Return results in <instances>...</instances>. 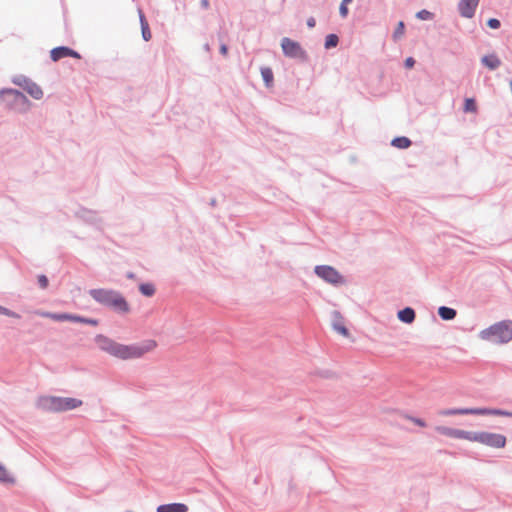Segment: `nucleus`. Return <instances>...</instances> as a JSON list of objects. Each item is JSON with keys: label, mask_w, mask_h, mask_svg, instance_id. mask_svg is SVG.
<instances>
[{"label": "nucleus", "mask_w": 512, "mask_h": 512, "mask_svg": "<svg viewBox=\"0 0 512 512\" xmlns=\"http://www.w3.org/2000/svg\"><path fill=\"white\" fill-rule=\"evenodd\" d=\"M75 216L79 219H82L86 223L93 224L97 220V213L96 211L80 207L76 212Z\"/></svg>", "instance_id": "nucleus-15"}, {"label": "nucleus", "mask_w": 512, "mask_h": 512, "mask_svg": "<svg viewBox=\"0 0 512 512\" xmlns=\"http://www.w3.org/2000/svg\"><path fill=\"white\" fill-rule=\"evenodd\" d=\"M200 6H201L202 9L207 10L210 7L209 0H201L200 1Z\"/></svg>", "instance_id": "nucleus-41"}, {"label": "nucleus", "mask_w": 512, "mask_h": 512, "mask_svg": "<svg viewBox=\"0 0 512 512\" xmlns=\"http://www.w3.org/2000/svg\"><path fill=\"white\" fill-rule=\"evenodd\" d=\"M486 25L491 29H499L501 26V22L497 18H489L486 22Z\"/></svg>", "instance_id": "nucleus-33"}, {"label": "nucleus", "mask_w": 512, "mask_h": 512, "mask_svg": "<svg viewBox=\"0 0 512 512\" xmlns=\"http://www.w3.org/2000/svg\"><path fill=\"white\" fill-rule=\"evenodd\" d=\"M308 28H314L316 26V20L314 17H309L306 21Z\"/></svg>", "instance_id": "nucleus-38"}, {"label": "nucleus", "mask_w": 512, "mask_h": 512, "mask_svg": "<svg viewBox=\"0 0 512 512\" xmlns=\"http://www.w3.org/2000/svg\"><path fill=\"white\" fill-rule=\"evenodd\" d=\"M472 442H478L488 447L499 449L506 446L507 438L499 433L473 431Z\"/></svg>", "instance_id": "nucleus-6"}, {"label": "nucleus", "mask_w": 512, "mask_h": 512, "mask_svg": "<svg viewBox=\"0 0 512 512\" xmlns=\"http://www.w3.org/2000/svg\"><path fill=\"white\" fill-rule=\"evenodd\" d=\"M397 317L402 323L411 324L415 320L416 313L412 307L407 306L397 312Z\"/></svg>", "instance_id": "nucleus-17"}, {"label": "nucleus", "mask_w": 512, "mask_h": 512, "mask_svg": "<svg viewBox=\"0 0 512 512\" xmlns=\"http://www.w3.org/2000/svg\"><path fill=\"white\" fill-rule=\"evenodd\" d=\"M66 57L80 59L81 55L78 51L68 46H57L50 50V58L53 62H57Z\"/></svg>", "instance_id": "nucleus-12"}, {"label": "nucleus", "mask_w": 512, "mask_h": 512, "mask_svg": "<svg viewBox=\"0 0 512 512\" xmlns=\"http://www.w3.org/2000/svg\"><path fill=\"white\" fill-rule=\"evenodd\" d=\"M415 63H416V60L413 57L409 56L404 61V67L406 69H412L414 67Z\"/></svg>", "instance_id": "nucleus-35"}, {"label": "nucleus", "mask_w": 512, "mask_h": 512, "mask_svg": "<svg viewBox=\"0 0 512 512\" xmlns=\"http://www.w3.org/2000/svg\"><path fill=\"white\" fill-rule=\"evenodd\" d=\"M0 483L4 485L15 484V478L2 463H0Z\"/></svg>", "instance_id": "nucleus-24"}, {"label": "nucleus", "mask_w": 512, "mask_h": 512, "mask_svg": "<svg viewBox=\"0 0 512 512\" xmlns=\"http://www.w3.org/2000/svg\"><path fill=\"white\" fill-rule=\"evenodd\" d=\"M339 43V36L335 33H330L326 35L324 40V48L326 50L335 48Z\"/></svg>", "instance_id": "nucleus-26"}, {"label": "nucleus", "mask_w": 512, "mask_h": 512, "mask_svg": "<svg viewBox=\"0 0 512 512\" xmlns=\"http://www.w3.org/2000/svg\"><path fill=\"white\" fill-rule=\"evenodd\" d=\"M463 111L474 113L477 111V104L474 98H465L463 104Z\"/></svg>", "instance_id": "nucleus-28"}, {"label": "nucleus", "mask_w": 512, "mask_h": 512, "mask_svg": "<svg viewBox=\"0 0 512 512\" xmlns=\"http://www.w3.org/2000/svg\"><path fill=\"white\" fill-rule=\"evenodd\" d=\"M260 72H261V76H262L264 85L267 88L272 87L273 83H274V74H273L272 69L268 66H263V67H261Z\"/></svg>", "instance_id": "nucleus-22"}, {"label": "nucleus", "mask_w": 512, "mask_h": 512, "mask_svg": "<svg viewBox=\"0 0 512 512\" xmlns=\"http://www.w3.org/2000/svg\"><path fill=\"white\" fill-rule=\"evenodd\" d=\"M482 340L493 344H506L512 340V320H502L480 331Z\"/></svg>", "instance_id": "nucleus-4"}, {"label": "nucleus", "mask_w": 512, "mask_h": 512, "mask_svg": "<svg viewBox=\"0 0 512 512\" xmlns=\"http://www.w3.org/2000/svg\"><path fill=\"white\" fill-rule=\"evenodd\" d=\"M416 18L423 21L432 20L434 18V14L429 10L422 9L416 13Z\"/></svg>", "instance_id": "nucleus-29"}, {"label": "nucleus", "mask_w": 512, "mask_h": 512, "mask_svg": "<svg viewBox=\"0 0 512 512\" xmlns=\"http://www.w3.org/2000/svg\"><path fill=\"white\" fill-rule=\"evenodd\" d=\"M157 512H187L188 506L184 503L161 504L156 509Z\"/></svg>", "instance_id": "nucleus-18"}, {"label": "nucleus", "mask_w": 512, "mask_h": 512, "mask_svg": "<svg viewBox=\"0 0 512 512\" xmlns=\"http://www.w3.org/2000/svg\"><path fill=\"white\" fill-rule=\"evenodd\" d=\"M480 0H460L458 2V12L464 18H472L475 15L476 8Z\"/></svg>", "instance_id": "nucleus-13"}, {"label": "nucleus", "mask_w": 512, "mask_h": 512, "mask_svg": "<svg viewBox=\"0 0 512 512\" xmlns=\"http://www.w3.org/2000/svg\"><path fill=\"white\" fill-rule=\"evenodd\" d=\"M91 298L100 305L111 309L117 314L125 315L131 311L126 298L117 290L106 288H94L89 290Z\"/></svg>", "instance_id": "nucleus-2"}, {"label": "nucleus", "mask_w": 512, "mask_h": 512, "mask_svg": "<svg viewBox=\"0 0 512 512\" xmlns=\"http://www.w3.org/2000/svg\"><path fill=\"white\" fill-rule=\"evenodd\" d=\"M126 277H127L128 279H134V278H135V274H134L133 272H128V273L126 274Z\"/></svg>", "instance_id": "nucleus-42"}, {"label": "nucleus", "mask_w": 512, "mask_h": 512, "mask_svg": "<svg viewBox=\"0 0 512 512\" xmlns=\"http://www.w3.org/2000/svg\"><path fill=\"white\" fill-rule=\"evenodd\" d=\"M0 315H5L8 317H12V318H20L21 317L20 314L16 313L13 310H10L4 306H1V305H0Z\"/></svg>", "instance_id": "nucleus-31"}, {"label": "nucleus", "mask_w": 512, "mask_h": 512, "mask_svg": "<svg viewBox=\"0 0 512 512\" xmlns=\"http://www.w3.org/2000/svg\"><path fill=\"white\" fill-rule=\"evenodd\" d=\"M314 273L328 284L339 286L346 283L345 277L333 266L330 265H316Z\"/></svg>", "instance_id": "nucleus-8"}, {"label": "nucleus", "mask_w": 512, "mask_h": 512, "mask_svg": "<svg viewBox=\"0 0 512 512\" xmlns=\"http://www.w3.org/2000/svg\"><path fill=\"white\" fill-rule=\"evenodd\" d=\"M138 288L139 292L145 297H152L156 292L154 284L150 282L141 283Z\"/></svg>", "instance_id": "nucleus-25"}, {"label": "nucleus", "mask_w": 512, "mask_h": 512, "mask_svg": "<svg viewBox=\"0 0 512 512\" xmlns=\"http://www.w3.org/2000/svg\"><path fill=\"white\" fill-rule=\"evenodd\" d=\"M481 64L489 70H496L501 65V60L495 53L484 55L481 58Z\"/></svg>", "instance_id": "nucleus-16"}, {"label": "nucleus", "mask_w": 512, "mask_h": 512, "mask_svg": "<svg viewBox=\"0 0 512 512\" xmlns=\"http://www.w3.org/2000/svg\"><path fill=\"white\" fill-rule=\"evenodd\" d=\"M334 315H335V318H337L338 320H334L333 321V329L335 331H337L340 335L342 336H345L347 337L349 335V330L348 328L343 324L342 322V316L340 314V312L338 311H335L334 312Z\"/></svg>", "instance_id": "nucleus-20"}, {"label": "nucleus", "mask_w": 512, "mask_h": 512, "mask_svg": "<svg viewBox=\"0 0 512 512\" xmlns=\"http://www.w3.org/2000/svg\"><path fill=\"white\" fill-rule=\"evenodd\" d=\"M83 404L82 400L72 397L39 396L35 406L44 412H65L76 409Z\"/></svg>", "instance_id": "nucleus-3"}, {"label": "nucleus", "mask_w": 512, "mask_h": 512, "mask_svg": "<svg viewBox=\"0 0 512 512\" xmlns=\"http://www.w3.org/2000/svg\"><path fill=\"white\" fill-rule=\"evenodd\" d=\"M37 281H38V285L41 289H46L49 285V279L44 274L38 275Z\"/></svg>", "instance_id": "nucleus-32"}, {"label": "nucleus", "mask_w": 512, "mask_h": 512, "mask_svg": "<svg viewBox=\"0 0 512 512\" xmlns=\"http://www.w3.org/2000/svg\"><path fill=\"white\" fill-rule=\"evenodd\" d=\"M405 33V23L403 21H399L393 34H392V39L393 41H398L402 38V36L404 35Z\"/></svg>", "instance_id": "nucleus-27"}, {"label": "nucleus", "mask_w": 512, "mask_h": 512, "mask_svg": "<svg viewBox=\"0 0 512 512\" xmlns=\"http://www.w3.org/2000/svg\"><path fill=\"white\" fill-rule=\"evenodd\" d=\"M209 204H210L211 206H213V207H214V206H216V204H217L216 199H214V198H213V199H211Z\"/></svg>", "instance_id": "nucleus-43"}, {"label": "nucleus", "mask_w": 512, "mask_h": 512, "mask_svg": "<svg viewBox=\"0 0 512 512\" xmlns=\"http://www.w3.org/2000/svg\"><path fill=\"white\" fill-rule=\"evenodd\" d=\"M475 415H494L512 418V412L500 408L476 407Z\"/></svg>", "instance_id": "nucleus-14"}, {"label": "nucleus", "mask_w": 512, "mask_h": 512, "mask_svg": "<svg viewBox=\"0 0 512 512\" xmlns=\"http://www.w3.org/2000/svg\"><path fill=\"white\" fill-rule=\"evenodd\" d=\"M51 319L55 321H70L75 323H81L91 326H97L99 324V320L95 318H89L78 314L72 313H49L47 314Z\"/></svg>", "instance_id": "nucleus-10"}, {"label": "nucleus", "mask_w": 512, "mask_h": 512, "mask_svg": "<svg viewBox=\"0 0 512 512\" xmlns=\"http://www.w3.org/2000/svg\"><path fill=\"white\" fill-rule=\"evenodd\" d=\"M409 419L415 423L416 425L420 426V427H425L426 426V422L425 420H423L422 418H416V417H409Z\"/></svg>", "instance_id": "nucleus-36"}, {"label": "nucleus", "mask_w": 512, "mask_h": 512, "mask_svg": "<svg viewBox=\"0 0 512 512\" xmlns=\"http://www.w3.org/2000/svg\"><path fill=\"white\" fill-rule=\"evenodd\" d=\"M437 312L439 317L444 321H451L455 319L457 315L456 309L448 306H440Z\"/></svg>", "instance_id": "nucleus-21"}, {"label": "nucleus", "mask_w": 512, "mask_h": 512, "mask_svg": "<svg viewBox=\"0 0 512 512\" xmlns=\"http://www.w3.org/2000/svg\"><path fill=\"white\" fill-rule=\"evenodd\" d=\"M281 48L283 54L288 58L296 59L301 62H307L309 60L307 51L295 40L283 37L281 39Z\"/></svg>", "instance_id": "nucleus-7"}, {"label": "nucleus", "mask_w": 512, "mask_h": 512, "mask_svg": "<svg viewBox=\"0 0 512 512\" xmlns=\"http://www.w3.org/2000/svg\"><path fill=\"white\" fill-rule=\"evenodd\" d=\"M352 1H353V0H342V2H341V3L350 4V3H352Z\"/></svg>", "instance_id": "nucleus-44"}, {"label": "nucleus", "mask_w": 512, "mask_h": 512, "mask_svg": "<svg viewBox=\"0 0 512 512\" xmlns=\"http://www.w3.org/2000/svg\"><path fill=\"white\" fill-rule=\"evenodd\" d=\"M0 102L8 110L25 113L29 110L31 102L26 95L13 88H2L0 90Z\"/></svg>", "instance_id": "nucleus-5"}, {"label": "nucleus", "mask_w": 512, "mask_h": 512, "mask_svg": "<svg viewBox=\"0 0 512 512\" xmlns=\"http://www.w3.org/2000/svg\"><path fill=\"white\" fill-rule=\"evenodd\" d=\"M391 145L398 149H408L412 145V141L406 136H396L392 139Z\"/></svg>", "instance_id": "nucleus-23"}, {"label": "nucleus", "mask_w": 512, "mask_h": 512, "mask_svg": "<svg viewBox=\"0 0 512 512\" xmlns=\"http://www.w3.org/2000/svg\"><path fill=\"white\" fill-rule=\"evenodd\" d=\"M442 416L475 415V408H448L439 412Z\"/></svg>", "instance_id": "nucleus-19"}, {"label": "nucleus", "mask_w": 512, "mask_h": 512, "mask_svg": "<svg viewBox=\"0 0 512 512\" xmlns=\"http://www.w3.org/2000/svg\"><path fill=\"white\" fill-rule=\"evenodd\" d=\"M141 34L144 41H149L151 39L152 35L148 22H145V24L141 26Z\"/></svg>", "instance_id": "nucleus-30"}, {"label": "nucleus", "mask_w": 512, "mask_h": 512, "mask_svg": "<svg viewBox=\"0 0 512 512\" xmlns=\"http://www.w3.org/2000/svg\"><path fill=\"white\" fill-rule=\"evenodd\" d=\"M348 13H349L348 4L340 3V6H339L340 16L342 18H346L348 16Z\"/></svg>", "instance_id": "nucleus-34"}, {"label": "nucleus", "mask_w": 512, "mask_h": 512, "mask_svg": "<svg viewBox=\"0 0 512 512\" xmlns=\"http://www.w3.org/2000/svg\"><path fill=\"white\" fill-rule=\"evenodd\" d=\"M219 52H220V54H222L224 56L227 55L228 54V46L226 44L222 43L220 45Z\"/></svg>", "instance_id": "nucleus-39"}, {"label": "nucleus", "mask_w": 512, "mask_h": 512, "mask_svg": "<svg viewBox=\"0 0 512 512\" xmlns=\"http://www.w3.org/2000/svg\"><path fill=\"white\" fill-rule=\"evenodd\" d=\"M318 374L323 377V378H330L332 377L333 375V372L329 371V370H321L318 372Z\"/></svg>", "instance_id": "nucleus-37"}, {"label": "nucleus", "mask_w": 512, "mask_h": 512, "mask_svg": "<svg viewBox=\"0 0 512 512\" xmlns=\"http://www.w3.org/2000/svg\"><path fill=\"white\" fill-rule=\"evenodd\" d=\"M435 430L441 435L455 438V439H465L468 441H472L473 431H466L457 428H451L446 426H437Z\"/></svg>", "instance_id": "nucleus-11"}, {"label": "nucleus", "mask_w": 512, "mask_h": 512, "mask_svg": "<svg viewBox=\"0 0 512 512\" xmlns=\"http://www.w3.org/2000/svg\"><path fill=\"white\" fill-rule=\"evenodd\" d=\"M12 83L21 87L35 100H40L43 97L41 87L25 75L19 74L14 76Z\"/></svg>", "instance_id": "nucleus-9"}, {"label": "nucleus", "mask_w": 512, "mask_h": 512, "mask_svg": "<svg viewBox=\"0 0 512 512\" xmlns=\"http://www.w3.org/2000/svg\"><path fill=\"white\" fill-rule=\"evenodd\" d=\"M94 341L100 350L121 360L140 358L145 353L156 347V342L154 340H147L143 344L125 345L118 343L103 334H97Z\"/></svg>", "instance_id": "nucleus-1"}, {"label": "nucleus", "mask_w": 512, "mask_h": 512, "mask_svg": "<svg viewBox=\"0 0 512 512\" xmlns=\"http://www.w3.org/2000/svg\"><path fill=\"white\" fill-rule=\"evenodd\" d=\"M139 20H140V26H143V24H145V22H148L142 10H139Z\"/></svg>", "instance_id": "nucleus-40"}]
</instances>
